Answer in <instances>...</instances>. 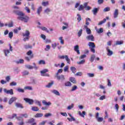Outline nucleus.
Wrapping results in <instances>:
<instances>
[{"label":"nucleus","instance_id":"nucleus-51","mask_svg":"<svg viewBox=\"0 0 125 125\" xmlns=\"http://www.w3.org/2000/svg\"><path fill=\"white\" fill-rule=\"evenodd\" d=\"M86 57V55H81V56L79 57V60H82V59H83L84 58H85Z\"/></svg>","mask_w":125,"mask_h":125},{"label":"nucleus","instance_id":"nucleus-4","mask_svg":"<svg viewBox=\"0 0 125 125\" xmlns=\"http://www.w3.org/2000/svg\"><path fill=\"white\" fill-rule=\"evenodd\" d=\"M23 100L26 102V103H28L30 105H32L34 103V100L28 98H24Z\"/></svg>","mask_w":125,"mask_h":125},{"label":"nucleus","instance_id":"nucleus-27","mask_svg":"<svg viewBox=\"0 0 125 125\" xmlns=\"http://www.w3.org/2000/svg\"><path fill=\"white\" fill-rule=\"evenodd\" d=\"M106 22V19H104L103 21H102L99 22V23L98 24L99 26H100V25H102V24H104V22Z\"/></svg>","mask_w":125,"mask_h":125},{"label":"nucleus","instance_id":"nucleus-16","mask_svg":"<svg viewBox=\"0 0 125 125\" xmlns=\"http://www.w3.org/2000/svg\"><path fill=\"white\" fill-rule=\"evenodd\" d=\"M42 7L40 6L37 9V14H38V15H40V14H41V12L42 11Z\"/></svg>","mask_w":125,"mask_h":125},{"label":"nucleus","instance_id":"nucleus-5","mask_svg":"<svg viewBox=\"0 0 125 125\" xmlns=\"http://www.w3.org/2000/svg\"><path fill=\"white\" fill-rule=\"evenodd\" d=\"M86 39L87 41H90L91 42H94V37L93 35H90L86 37Z\"/></svg>","mask_w":125,"mask_h":125},{"label":"nucleus","instance_id":"nucleus-2","mask_svg":"<svg viewBox=\"0 0 125 125\" xmlns=\"http://www.w3.org/2000/svg\"><path fill=\"white\" fill-rule=\"evenodd\" d=\"M30 36V32L28 30L25 31V32L23 33V36L24 37V42H26V41H29V39H30V36Z\"/></svg>","mask_w":125,"mask_h":125},{"label":"nucleus","instance_id":"nucleus-59","mask_svg":"<svg viewBox=\"0 0 125 125\" xmlns=\"http://www.w3.org/2000/svg\"><path fill=\"white\" fill-rule=\"evenodd\" d=\"M25 10H26V12H27V13H30L31 12L30 9L28 8V7H25Z\"/></svg>","mask_w":125,"mask_h":125},{"label":"nucleus","instance_id":"nucleus-36","mask_svg":"<svg viewBox=\"0 0 125 125\" xmlns=\"http://www.w3.org/2000/svg\"><path fill=\"white\" fill-rule=\"evenodd\" d=\"M64 84L65 86H71L72 85V83L70 82L65 83Z\"/></svg>","mask_w":125,"mask_h":125},{"label":"nucleus","instance_id":"nucleus-11","mask_svg":"<svg viewBox=\"0 0 125 125\" xmlns=\"http://www.w3.org/2000/svg\"><path fill=\"white\" fill-rule=\"evenodd\" d=\"M118 16H119V10L116 9L114 13V18H118Z\"/></svg>","mask_w":125,"mask_h":125},{"label":"nucleus","instance_id":"nucleus-15","mask_svg":"<svg viewBox=\"0 0 125 125\" xmlns=\"http://www.w3.org/2000/svg\"><path fill=\"white\" fill-rule=\"evenodd\" d=\"M43 116V114L42 113H39L35 115V118H42Z\"/></svg>","mask_w":125,"mask_h":125},{"label":"nucleus","instance_id":"nucleus-46","mask_svg":"<svg viewBox=\"0 0 125 125\" xmlns=\"http://www.w3.org/2000/svg\"><path fill=\"white\" fill-rule=\"evenodd\" d=\"M8 27H9V28H11V27H13V22L11 21L10 22H9L8 24Z\"/></svg>","mask_w":125,"mask_h":125},{"label":"nucleus","instance_id":"nucleus-42","mask_svg":"<svg viewBox=\"0 0 125 125\" xmlns=\"http://www.w3.org/2000/svg\"><path fill=\"white\" fill-rule=\"evenodd\" d=\"M49 3H48V1H43L42 2V5H43V6H46V5H48Z\"/></svg>","mask_w":125,"mask_h":125},{"label":"nucleus","instance_id":"nucleus-3","mask_svg":"<svg viewBox=\"0 0 125 125\" xmlns=\"http://www.w3.org/2000/svg\"><path fill=\"white\" fill-rule=\"evenodd\" d=\"M3 91L7 94H11V95H13V89H11L10 90H7L6 89H3Z\"/></svg>","mask_w":125,"mask_h":125},{"label":"nucleus","instance_id":"nucleus-9","mask_svg":"<svg viewBox=\"0 0 125 125\" xmlns=\"http://www.w3.org/2000/svg\"><path fill=\"white\" fill-rule=\"evenodd\" d=\"M16 100H17V98L16 97H12L11 98L10 100L9 101V104L10 105H11L12 103H13V102H14V101H16Z\"/></svg>","mask_w":125,"mask_h":125},{"label":"nucleus","instance_id":"nucleus-55","mask_svg":"<svg viewBox=\"0 0 125 125\" xmlns=\"http://www.w3.org/2000/svg\"><path fill=\"white\" fill-rule=\"evenodd\" d=\"M104 12H106V11H110V7H107L105 8L104 9Z\"/></svg>","mask_w":125,"mask_h":125},{"label":"nucleus","instance_id":"nucleus-56","mask_svg":"<svg viewBox=\"0 0 125 125\" xmlns=\"http://www.w3.org/2000/svg\"><path fill=\"white\" fill-rule=\"evenodd\" d=\"M34 122H35V119L32 118L29 120L27 123H29V124H32V123H34Z\"/></svg>","mask_w":125,"mask_h":125},{"label":"nucleus","instance_id":"nucleus-25","mask_svg":"<svg viewBox=\"0 0 125 125\" xmlns=\"http://www.w3.org/2000/svg\"><path fill=\"white\" fill-rule=\"evenodd\" d=\"M85 62V60H82V61H80V62H78L77 63L79 65H82L83 64H84V62Z\"/></svg>","mask_w":125,"mask_h":125},{"label":"nucleus","instance_id":"nucleus-10","mask_svg":"<svg viewBox=\"0 0 125 125\" xmlns=\"http://www.w3.org/2000/svg\"><path fill=\"white\" fill-rule=\"evenodd\" d=\"M74 50L77 52L78 54H80L81 52H80V48L79 47V45H76L74 46Z\"/></svg>","mask_w":125,"mask_h":125},{"label":"nucleus","instance_id":"nucleus-6","mask_svg":"<svg viewBox=\"0 0 125 125\" xmlns=\"http://www.w3.org/2000/svg\"><path fill=\"white\" fill-rule=\"evenodd\" d=\"M106 49L107 51V54L108 56H111V55H113V53H114V52H113V51H112L109 49V47H107Z\"/></svg>","mask_w":125,"mask_h":125},{"label":"nucleus","instance_id":"nucleus-28","mask_svg":"<svg viewBox=\"0 0 125 125\" xmlns=\"http://www.w3.org/2000/svg\"><path fill=\"white\" fill-rule=\"evenodd\" d=\"M17 91H18V92H21V93H24V92H25L24 89L21 88H18L17 89Z\"/></svg>","mask_w":125,"mask_h":125},{"label":"nucleus","instance_id":"nucleus-30","mask_svg":"<svg viewBox=\"0 0 125 125\" xmlns=\"http://www.w3.org/2000/svg\"><path fill=\"white\" fill-rule=\"evenodd\" d=\"M70 81L71 83H76V79L74 78L71 77Z\"/></svg>","mask_w":125,"mask_h":125},{"label":"nucleus","instance_id":"nucleus-58","mask_svg":"<svg viewBox=\"0 0 125 125\" xmlns=\"http://www.w3.org/2000/svg\"><path fill=\"white\" fill-rule=\"evenodd\" d=\"M106 99V96L104 95V96H101L99 99V100H104V99Z\"/></svg>","mask_w":125,"mask_h":125},{"label":"nucleus","instance_id":"nucleus-26","mask_svg":"<svg viewBox=\"0 0 125 125\" xmlns=\"http://www.w3.org/2000/svg\"><path fill=\"white\" fill-rule=\"evenodd\" d=\"M70 70L73 74H76V72H77L76 68L74 67H71Z\"/></svg>","mask_w":125,"mask_h":125},{"label":"nucleus","instance_id":"nucleus-20","mask_svg":"<svg viewBox=\"0 0 125 125\" xmlns=\"http://www.w3.org/2000/svg\"><path fill=\"white\" fill-rule=\"evenodd\" d=\"M52 92H53V93H54V94H55L56 95H58V96H60V93H59V92H58L57 90H53Z\"/></svg>","mask_w":125,"mask_h":125},{"label":"nucleus","instance_id":"nucleus-12","mask_svg":"<svg viewBox=\"0 0 125 125\" xmlns=\"http://www.w3.org/2000/svg\"><path fill=\"white\" fill-rule=\"evenodd\" d=\"M57 79L59 81H60V80H61V81H64V80H65V77H64V75H62L60 76H57Z\"/></svg>","mask_w":125,"mask_h":125},{"label":"nucleus","instance_id":"nucleus-21","mask_svg":"<svg viewBox=\"0 0 125 125\" xmlns=\"http://www.w3.org/2000/svg\"><path fill=\"white\" fill-rule=\"evenodd\" d=\"M26 54H27V55H28L29 56H30V55H31L30 57V58H33V52H32L31 50H30L28 52H27Z\"/></svg>","mask_w":125,"mask_h":125},{"label":"nucleus","instance_id":"nucleus-48","mask_svg":"<svg viewBox=\"0 0 125 125\" xmlns=\"http://www.w3.org/2000/svg\"><path fill=\"white\" fill-rule=\"evenodd\" d=\"M95 58V55H91V58H90V61H91L92 62H93V61L94 60Z\"/></svg>","mask_w":125,"mask_h":125},{"label":"nucleus","instance_id":"nucleus-54","mask_svg":"<svg viewBox=\"0 0 125 125\" xmlns=\"http://www.w3.org/2000/svg\"><path fill=\"white\" fill-rule=\"evenodd\" d=\"M45 13H47V14H49V12H50V9L49 8H47L44 10Z\"/></svg>","mask_w":125,"mask_h":125},{"label":"nucleus","instance_id":"nucleus-44","mask_svg":"<svg viewBox=\"0 0 125 125\" xmlns=\"http://www.w3.org/2000/svg\"><path fill=\"white\" fill-rule=\"evenodd\" d=\"M97 31L98 34H101V33H103V28H101L99 30H97Z\"/></svg>","mask_w":125,"mask_h":125},{"label":"nucleus","instance_id":"nucleus-1","mask_svg":"<svg viewBox=\"0 0 125 125\" xmlns=\"http://www.w3.org/2000/svg\"><path fill=\"white\" fill-rule=\"evenodd\" d=\"M13 13H14V14H16V15L19 16V17H18V20L22 21V22H24V23L28 22L30 19V18H29V17L25 15V14L20 10H14Z\"/></svg>","mask_w":125,"mask_h":125},{"label":"nucleus","instance_id":"nucleus-61","mask_svg":"<svg viewBox=\"0 0 125 125\" xmlns=\"http://www.w3.org/2000/svg\"><path fill=\"white\" fill-rule=\"evenodd\" d=\"M17 63H20L21 64V63H24V60L21 59L19 60V62H17Z\"/></svg>","mask_w":125,"mask_h":125},{"label":"nucleus","instance_id":"nucleus-37","mask_svg":"<svg viewBox=\"0 0 125 125\" xmlns=\"http://www.w3.org/2000/svg\"><path fill=\"white\" fill-rule=\"evenodd\" d=\"M24 89H28V90H33L32 86H27L24 87Z\"/></svg>","mask_w":125,"mask_h":125},{"label":"nucleus","instance_id":"nucleus-24","mask_svg":"<svg viewBox=\"0 0 125 125\" xmlns=\"http://www.w3.org/2000/svg\"><path fill=\"white\" fill-rule=\"evenodd\" d=\"M64 59H65L66 62H67L68 64H70V63H71V62L70 61V59H69L67 55H65Z\"/></svg>","mask_w":125,"mask_h":125},{"label":"nucleus","instance_id":"nucleus-38","mask_svg":"<svg viewBox=\"0 0 125 125\" xmlns=\"http://www.w3.org/2000/svg\"><path fill=\"white\" fill-rule=\"evenodd\" d=\"M59 40L60 41V42L62 44H64V41L63 40V37H60Z\"/></svg>","mask_w":125,"mask_h":125},{"label":"nucleus","instance_id":"nucleus-35","mask_svg":"<svg viewBox=\"0 0 125 125\" xmlns=\"http://www.w3.org/2000/svg\"><path fill=\"white\" fill-rule=\"evenodd\" d=\"M23 76H28L29 75V71L27 70H24L23 72Z\"/></svg>","mask_w":125,"mask_h":125},{"label":"nucleus","instance_id":"nucleus-34","mask_svg":"<svg viewBox=\"0 0 125 125\" xmlns=\"http://www.w3.org/2000/svg\"><path fill=\"white\" fill-rule=\"evenodd\" d=\"M39 64L40 65H42V64L45 65V61H44V60H41L39 61Z\"/></svg>","mask_w":125,"mask_h":125},{"label":"nucleus","instance_id":"nucleus-52","mask_svg":"<svg viewBox=\"0 0 125 125\" xmlns=\"http://www.w3.org/2000/svg\"><path fill=\"white\" fill-rule=\"evenodd\" d=\"M77 88H78V86H77V85L73 86L71 89V91H74V90H77Z\"/></svg>","mask_w":125,"mask_h":125},{"label":"nucleus","instance_id":"nucleus-49","mask_svg":"<svg viewBox=\"0 0 125 125\" xmlns=\"http://www.w3.org/2000/svg\"><path fill=\"white\" fill-rule=\"evenodd\" d=\"M9 38L10 39H12V37H13V32H10L9 33Z\"/></svg>","mask_w":125,"mask_h":125},{"label":"nucleus","instance_id":"nucleus-39","mask_svg":"<svg viewBox=\"0 0 125 125\" xmlns=\"http://www.w3.org/2000/svg\"><path fill=\"white\" fill-rule=\"evenodd\" d=\"M103 120L104 119L102 117H98V118H97V121L99 123L103 122Z\"/></svg>","mask_w":125,"mask_h":125},{"label":"nucleus","instance_id":"nucleus-43","mask_svg":"<svg viewBox=\"0 0 125 125\" xmlns=\"http://www.w3.org/2000/svg\"><path fill=\"white\" fill-rule=\"evenodd\" d=\"M123 43H124V42L123 41H117L116 42V45H118L119 44H123Z\"/></svg>","mask_w":125,"mask_h":125},{"label":"nucleus","instance_id":"nucleus-47","mask_svg":"<svg viewBox=\"0 0 125 125\" xmlns=\"http://www.w3.org/2000/svg\"><path fill=\"white\" fill-rule=\"evenodd\" d=\"M11 86H13V85H17V83L15 82H12L10 83Z\"/></svg>","mask_w":125,"mask_h":125},{"label":"nucleus","instance_id":"nucleus-60","mask_svg":"<svg viewBox=\"0 0 125 125\" xmlns=\"http://www.w3.org/2000/svg\"><path fill=\"white\" fill-rule=\"evenodd\" d=\"M41 38H42V39H43V40H45V39H46V36H45V35L43 34H41Z\"/></svg>","mask_w":125,"mask_h":125},{"label":"nucleus","instance_id":"nucleus-19","mask_svg":"<svg viewBox=\"0 0 125 125\" xmlns=\"http://www.w3.org/2000/svg\"><path fill=\"white\" fill-rule=\"evenodd\" d=\"M4 54L5 56L8 57L9 56V50H4Z\"/></svg>","mask_w":125,"mask_h":125},{"label":"nucleus","instance_id":"nucleus-32","mask_svg":"<svg viewBox=\"0 0 125 125\" xmlns=\"http://www.w3.org/2000/svg\"><path fill=\"white\" fill-rule=\"evenodd\" d=\"M47 72H48V70L46 69H43V70L41 71V75L45 74V73H47Z\"/></svg>","mask_w":125,"mask_h":125},{"label":"nucleus","instance_id":"nucleus-63","mask_svg":"<svg viewBox=\"0 0 125 125\" xmlns=\"http://www.w3.org/2000/svg\"><path fill=\"white\" fill-rule=\"evenodd\" d=\"M75 76H83V73L82 72H78L75 74Z\"/></svg>","mask_w":125,"mask_h":125},{"label":"nucleus","instance_id":"nucleus-14","mask_svg":"<svg viewBox=\"0 0 125 125\" xmlns=\"http://www.w3.org/2000/svg\"><path fill=\"white\" fill-rule=\"evenodd\" d=\"M88 46L90 47H92V48H95V44H94V43L92 42H89Z\"/></svg>","mask_w":125,"mask_h":125},{"label":"nucleus","instance_id":"nucleus-18","mask_svg":"<svg viewBox=\"0 0 125 125\" xmlns=\"http://www.w3.org/2000/svg\"><path fill=\"white\" fill-rule=\"evenodd\" d=\"M32 111H34V112H38L40 110V108L36 106H32Z\"/></svg>","mask_w":125,"mask_h":125},{"label":"nucleus","instance_id":"nucleus-8","mask_svg":"<svg viewBox=\"0 0 125 125\" xmlns=\"http://www.w3.org/2000/svg\"><path fill=\"white\" fill-rule=\"evenodd\" d=\"M88 3V2H85L84 3L85 10H86V11L90 10V9H91V7L90 6H87Z\"/></svg>","mask_w":125,"mask_h":125},{"label":"nucleus","instance_id":"nucleus-13","mask_svg":"<svg viewBox=\"0 0 125 125\" xmlns=\"http://www.w3.org/2000/svg\"><path fill=\"white\" fill-rule=\"evenodd\" d=\"M42 103L43 105H45V106H50V105H51V103H50V102L47 103L45 100H43Z\"/></svg>","mask_w":125,"mask_h":125},{"label":"nucleus","instance_id":"nucleus-41","mask_svg":"<svg viewBox=\"0 0 125 125\" xmlns=\"http://www.w3.org/2000/svg\"><path fill=\"white\" fill-rule=\"evenodd\" d=\"M41 29H42V31H45L46 32H47V33H49V31H48V29H47V28H46V27H42V28H41Z\"/></svg>","mask_w":125,"mask_h":125},{"label":"nucleus","instance_id":"nucleus-7","mask_svg":"<svg viewBox=\"0 0 125 125\" xmlns=\"http://www.w3.org/2000/svg\"><path fill=\"white\" fill-rule=\"evenodd\" d=\"M25 68H26V69H28L29 70H31L32 69H38V67L35 66H33L32 65H28L26 64L25 65Z\"/></svg>","mask_w":125,"mask_h":125},{"label":"nucleus","instance_id":"nucleus-62","mask_svg":"<svg viewBox=\"0 0 125 125\" xmlns=\"http://www.w3.org/2000/svg\"><path fill=\"white\" fill-rule=\"evenodd\" d=\"M52 46L53 47V48L55 49V47H56L57 46V44L56 43H54V44H52Z\"/></svg>","mask_w":125,"mask_h":125},{"label":"nucleus","instance_id":"nucleus-64","mask_svg":"<svg viewBox=\"0 0 125 125\" xmlns=\"http://www.w3.org/2000/svg\"><path fill=\"white\" fill-rule=\"evenodd\" d=\"M5 80L7 81V82H9V81H10V76H7L5 78Z\"/></svg>","mask_w":125,"mask_h":125},{"label":"nucleus","instance_id":"nucleus-53","mask_svg":"<svg viewBox=\"0 0 125 125\" xmlns=\"http://www.w3.org/2000/svg\"><path fill=\"white\" fill-rule=\"evenodd\" d=\"M86 31V33H87V34H88V35H90V34H91V30H90V29L87 28Z\"/></svg>","mask_w":125,"mask_h":125},{"label":"nucleus","instance_id":"nucleus-45","mask_svg":"<svg viewBox=\"0 0 125 125\" xmlns=\"http://www.w3.org/2000/svg\"><path fill=\"white\" fill-rule=\"evenodd\" d=\"M73 108H74V104H71V105H69L67 107V109L71 110V109H73Z\"/></svg>","mask_w":125,"mask_h":125},{"label":"nucleus","instance_id":"nucleus-57","mask_svg":"<svg viewBox=\"0 0 125 125\" xmlns=\"http://www.w3.org/2000/svg\"><path fill=\"white\" fill-rule=\"evenodd\" d=\"M52 115V114H51V113H46L45 114L44 117L45 118H48V117H51Z\"/></svg>","mask_w":125,"mask_h":125},{"label":"nucleus","instance_id":"nucleus-23","mask_svg":"<svg viewBox=\"0 0 125 125\" xmlns=\"http://www.w3.org/2000/svg\"><path fill=\"white\" fill-rule=\"evenodd\" d=\"M83 8H84V4H83V5H80L79 6V7L78 8V10L79 11H81V10H83Z\"/></svg>","mask_w":125,"mask_h":125},{"label":"nucleus","instance_id":"nucleus-50","mask_svg":"<svg viewBox=\"0 0 125 125\" xmlns=\"http://www.w3.org/2000/svg\"><path fill=\"white\" fill-rule=\"evenodd\" d=\"M82 34H83V29H80L78 33V37H81Z\"/></svg>","mask_w":125,"mask_h":125},{"label":"nucleus","instance_id":"nucleus-29","mask_svg":"<svg viewBox=\"0 0 125 125\" xmlns=\"http://www.w3.org/2000/svg\"><path fill=\"white\" fill-rule=\"evenodd\" d=\"M67 120H68L69 122H73H73H75V121H76V119H75V118H74L73 116L71 117V118H68Z\"/></svg>","mask_w":125,"mask_h":125},{"label":"nucleus","instance_id":"nucleus-33","mask_svg":"<svg viewBox=\"0 0 125 125\" xmlns=\"http://www.w3.org/2000/svg\"><path fill=\"white\" fill-rule=\"evenodd\" d=\"M16 107H18V108H21V109H23V106H22L21 104H20L19 103H16Z\"/></svg>","mask_w":125,"mask_h":125},{"label":"nucleus","instance_id":"nucleus-31","mask_svg":"<svg viewBox=\"0 0 125 125\" xmlns=\"http://www.w3.org/2000/svg\"><path fill=\"white\" fill-rule=\"evenodd\" d=\"M53 84V82H51L49 83L48 84L46 85V87H48V88L51 87Z\"/></svg>","mask_w":125,"mask_h":125},{"label":"nucleus","instance_id":"nucleus-22","mask_svg":"<svg viewBox=\"0 0 125 125\" xmlns=\"http://www.w3.org/2000/svg\"><path fill=\"white\" fill-rule=\"evenodd\" d=\"M92 12L94 14V15H96V13H97L98 11V9H97V8H95L92 10Z\"/></svg>","mask_w":125,"mask_h":125},{"label":"nucleus","instance_id":"nucleus-17","mask_svg":"<svg viewBox=\"0 0 125 125\" xmlns=\"http://www.w3.org/2000/svg\"><path fill=\"white\" fill-rule=\"evenodd\" d=\"M79 115L81 116V117H83V118H84V116L85 115V111H83L82 113V112L79 111Z\"/></svg>","mask_w":125,"mask_h":125},{"label":"nucleus","instance_id":"nucleus-40","mask_svg":"<svg viewBox=\"0 0 125 125\" xmlns=\"http://www.w3.org/2000/svg\"><path fill=\"white\" fill-rule=\"evenodd\" d=\"M87 75L89 77V78H93L94 77V73H87Z\"/></svg>","mask_w":125,"mask_h":125}]
</instances>
